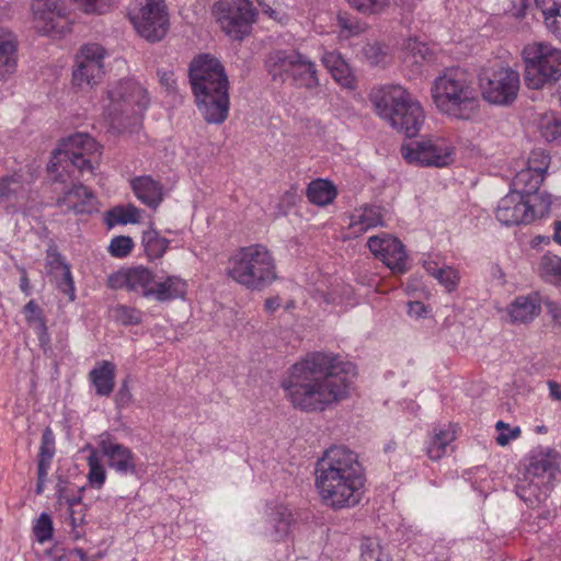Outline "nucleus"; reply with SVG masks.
Listing matches in <instances>:
<instances>
[{"label": "nucleus", "mask_w": 561, "mask_h": 561, "mask_svg": "<svg viewBox=\"0 0 561 561\" xmlns=\"http://www.w3.org/2000/svg\"><path fill=\"white\" fill-rule=\"evenodd\" d=\"M354 376L352 363L317 352L291 366L282 388L295 409L322 412L348 397Z\"/></svg>", "instance_id": "obj_1"}, {"label": "nucleus", "mask_w": 561, "mask_h": 561, "mask_svg": "<svg viewBox=\"0 0 561 561\" xmlns=\"http://www.w3.org/2000/svg\"><path fill=\"white\" fill-rule=\"evenodd\" d=\"M316 488L333 508L356 506L363 496L365 476L357 455L345 446L328 448L316 465Z\"/></svg>", "instance_id": "obj_2"}, {"label": "nucleus", "mask_w": 561, "mask_h": 561, "mask_svg": "<svg viewBox=\"0 0 561 561\" xmlns=\"http://www.w3.org/2000/svg\"><path fill=\"white\" fill-rule=\"evenodd\" d=\"M188 78L198 111L209 124H221L229 114V80L220 60L199 54L190 62Z\"/></svg>", "instance_id": "obj_3"}, {"label": "nucleus", "mask_w": 561, "mask_h": 561, "mask_svg": "<svg viewBox=\"0 0 561 561\" xmlns=\"http://www.w3.org/2000/svg\"><path fill=\"white\" fill-rule=\"evenodd\" d=\"M432 96L439 112L456 119H470L480 107L472 75L459 67L447 69L434 80Z\"/></svg>", "instance_id": "obj_4"}, {"label": "nucleus", "mask_w": 561, "mask_h": 561, "mask_svg": "<svg viewBox=\"0 0 561 561\" xmlns=\"http://www.w3.org/2000/svg\"><path fill=\"white\" fill-rule=\"evenodd\" d=\"M370 100L378 116L407 137L421 130L425 113L421 103L403 87L387 84L374 91Z\"/></svg>", "instance_id": "obj_5"}, {"label": "nucleus", "mask_w": 561, "mask_h": 561, "mask_svg": "<svg viewBox=\"0 0 561 561\" xmlns=\"http://www.w3.org/2000/svg\"><path fill=\"white\" fill-rule=\"evenodd\" d=\"M101 147L90 135L76 133L60 141L54 150L47 171L55 182L66 183L77 171L81 176L93 175L99 164Z\"/></svg>", "instance_id": "obj_6"}, {"label": "nucleus", "mask_w": 561, "mask_h": 561, "mask_svg": "<svg viewBox=\"0 0 561 561\" xmlns=\"http://www.w3.org/2000/svg\"><path fill=\"white\" fill-rule=\"evenodd\" d=\"M147 90L133 79L119 80L108 85L102 99L104 116L117 130L137 125L149 105Z\"/></svg>", "instance_id": "obj_7"}, {"label": "nucleus", "mask_w": 561, "mask_h": 561, "mask_svg": "<svg viewBox=\"0 0 561 561\" xmlns=\"http://www.w3.org/2000/svg\"><path fill=\"white\" fill-rule=\"evenodd\" d=\"M227 274L251 290H262L277 278L274 257L261 244L241 248L232 254L228 261Z\"/></svg>", "instance_id": "obj_8"}, {"label": "nucleus", "mask_w": 561, "mask_h": 561, "mask_svg": "<svg viewBox=\"0 0 561 561\" xmlns=\"http://www.w3.org/2000/svg\"><path fill=\"white\" fill-rule=\"evenodd\" d=\"M266 69L275 82L284 83L290 80L295 87L309 91L320 85L316 64L296 49L272 51L266 59Z\"/></svg>", "instance_id": "obj_9"}, {"label": "nucleus", "mask_w": 561, "mask_h": 561, "mask_svg": "<svg viewBox=\"0 0 561 561\" xmlns=\"http://www.w3.org/2000/svg\"><path fill=\"white\" fill-rule=\"evenodd\" d=\"M525 82L530 89H541L561 77V49L549 43L536 42L523 49Z\"/></svg>", "instance_id": "obj_10"}, {"label": "nucleus", "mask_w": 561, "mask_h": 561, "mask_svg": "<svg viewBox=\"0 0 561 561\" xmlns=\"http://www.w3.org/2000/svg\"><path fill=\"white\" fill-rule=\"evenodd\" d=\"M483 99L494 105H511L520 88L519 73L501 61L484 66L479 73Z\"/></svg>", "instance_id": "obj_11"}, {"label": "nucleus", "mask_w": 561, "mask_h": 561, "mask_svg": "<svg viewBox=\"0 0 561 561\" xmlns=\"http://www.w3.org/2000/svg\"><path fill=\"white\" fill-rule=\"evenodd\" d=\"M560 479L558 454H539L530 459L524 478L516 484V493L523 501L534 504L539 500L542 488L550 489Z\"/></svg>", "instance_id": "obj_12"}, {"label": "nucleus", "mask_w": 561, "mask_h": 561, "mask_svg": "<svg viewBox=\"0 0 561 561\" xmlns=\"http://www.w3.org/2000/svg\"><path fill=\"white\" fill-rule=\"evenodd\" d=\"M128 16L137 33L148 42H160L169 31V14L163 0H133Z\"/></svg>", "instance_id": "obj_13"}, {"label": "nucleus", "mask_w": 561, "mask_h": 561, "mask_svg": "<svg viewBox=\"0 0 561 561\" xmlns=\"http://www.w3.org/2000/svg\"><path fill=\"white\" fill-rule=\"evenodd\" d=\"M540 205L536 208L529 197L518 192H510L497 204L495 216L504 226L528 225L538 215H543L551 205L550 195L540 196Z\"/></svg>", "instance_id": "obj_14"}, {"label": "nucleus", "mask_w": 561, "mask_h": 561, "mask_svg": "<svg viewBox=\"0 0 561 561\" xmlns=\"http://www.w3.org/2000/svg\"><path fill=\"white\" fill-rule=\"evenodd\" d=\"M215 14L221 30L233 39H242L250 33L255 11L250 0H219Z\"/></svg>", "instance_id": "obj_15"}, {"label": "nucleus", "mask_w": 561, "mask_h": 561, "mask_svg": "<svg viewBox=\"0 0 561 561\" xmlns=\"http://www.w3.org/2000/svg\"><path fill=\"white\" fill-rule=\"evenodd\" d=\"M106 50L99 44H87L76 57L77 67L72 72L73 84L79 88L93 87L104 75Z\"/></svg>", "instance_id": "obj_16"}, {"label": "nucleus", "mask_w": 561, "mask_h": 561, "mask_svg": "<svg viewBox=\"0 0 561 561\" xmlns=\"http://www.w3.org/2000/svg\"><path fill=\"white\" fill-rule=\"evenodd\" d=\"M401 154L409 163L424 167H445L451 161L453 149L442 139H426L402 145Z\"/></svg>", "instance_id": "obj_17"}, {"label": "nucleus", "mask_w": 561, "mask_h": 561, "mask_svg": "<svg viewBox=\"0 0 561 561\" xmlns=\"http://www.w3.org/2000/svg\"><path fill=\"white\" fill-rule=\"evenodd\" d=\"M367 245L371 253L380 259L393 273L403 274L408 271L407 253L402 242L390 234L382 233L368 239Z\"/></svg>", "instance_id": "obj_18"}, {"label": "nucleus", "mask_w": 561, "mask_h": 561, "mask_svg": "<svg viewBox=\"0 0 561 561\" xmlns=\"http://www.w3.org/2000/svg\"><path fill=\"white\" fill-rule=\"evenodd\" d=\"M108 282L113 288H124L142 297L151 298L154 274L148 267L139 265L119 270L110 276Z\"/></svg>", "instance_id": "obj_19"}, {"label": "nucleus", "mask_w": 561, "mask_h": 561, "mask_svg": "<svg viewBox=\"0 0 561 561\" xmlns=\"http://www.w3.org/2000/svg\"><path fill=\"white\" fill-rule=\"evenodd\" d=\"M98 445L101 455L107 459L111 469L124 476L136 472L135 455L128 447L117 443L110 433H102Z\"/></svg>", "instance_id": "obj_20"}, {"label": "nucleus", "mask_w": 561, "mask_h": 561, "mask_svg": "<svg viewBox=\"0 0 561 561\" xmlns=\"http://www.w3.org/2000/svg\"><path fill=\"white\" fill-rule=\"evenodd\" d=\"M138 201L151 209H157L164 198V186L150 175H139L129 181Z\"/></svg>", "instance_id": "obj_21"}, {"label": "nucleus", "mask_w": 561, "mask_h": 561, "mask_svg": "<svg viewBox=\"0 0 561 561\" xmlns=\"http://www.w3.org/2000/svg\"><path fill=\"white\" fill-rule=\"evenodd\" d=\"M95 196L91 190L81 184H73L58 197L57 206L65 211L76 214L91 213L95 208Z\"/></svg>", "instance_id": "obj_22"}, {"label": "nucleus", "mask_w": 561, "mask_h": 561, "mask_svg": "<svg viewBox=\"0 0 561 561\" xmlns=\"http://www.w3.org/2000/svg\"><path fill=\"white\" fill-rule=\"evenodd\" d=\"M18 66V41L13 33L0 28V81Z\"/></svg>", "instance_id": "obj_23"}, {"label": "nucleus", "mask_w": 561, "mask_h": 561, "mask_svg": "<svg viewBox=\"0 0 561 561\" xmlns=\"http://www.w3.org/2000/svg\"><path fill=\"white\" fill-rule=\"evenodd\" d=\"M456 438L453 425L435 427L428 438L426 453L432 460H439L453 450L450 444Z\"/></svg>", "instance_id": "obj_24"}, {"label": "nucleus", "mask_w": 561, "mask_h": 561, "mask_svg": "<svg viewBox=\"0 0 561 561\" xmlns=\"http://www.w3.org/2000/svg\"><path fill=\"white\" fill-rule=\"evenodd\" d=\"M382 213L379 206H365L356 209L351 216L350 229L357 237L367 230L382 226Z\"/></svg>", "instance_id": "obj_25"}, {"label": "nucleus", "mask_w": 561, "mask_h": 561, "mask_svg": "<svg viewBox=\"0 0 561 561\" xmlns=\"http://www.w3.org/2000/svg\"><path fill=\"white\" fill-rule=\"evenodd\" d=\"M539 312L540 304L536 295L519 296L514 299L508 308V314L513 323L530 322Z\"/></svg>", "instance_id": "obj_26"}, {"label": "nucleus", "mask_w": 561, "mask_h": 561, "mask_svg": "<svg viewBox=\"0 0 561 561\" xmlns=\"http://www.w3.org/2000/svg\"><path fill=\"white\" fill-rule=\"evenodd\" d=\"M115 365L107 360L99 363L89 374L99 396H110L115 387Z\"/></svg>", "instance_id": "obj_27"}, {"label": "nucleus", "mask_w": 561, "mask_h": 561, "mask_svg": "<svg viewBox=\"0 0 561 561\" xmlns=\"http://www.w3.org/2000/svg\"><path fill=\"white\" fill-rule=\"evenodd\" d=\"M321 61L333 79L345 88L353 87V76L348 64L336 51H325Z\"/></svg>", "instance_id": "obj_28"}, {"label": "nucleus", "mask_w": 561, "mask_h": 561, "mask_svg": "<svg viewBox=\"0 0 561 561\" xmlns=\"http://www.w3.org/2000/svg\"><path fill=\"white\" fill-rule=\"evenodd\" d=\"M152 290L151 298L165 302L183 297L186 293V283L179 276H168L164 280L154 279Z\"/></svg>", "instance_id": "obj_29"}, {"label": "nucleus", "mask_w": 561, "mask_h": 561, "mask_svg": "<svg viewBox=\"0 0 561 561\" xmlns=\"http://www.w3.org/2000/svg\"><path fill=\"white\" fill-rule=\"evenodd\" d=\"M293 522L291 510L285 505H276L270 514V537L274 541L284 540L290 534Z\"/></svg>", "instance_id": "obj_30"}, {"label": "nucleus", "mask_w": 561, "mask_h": 561, "mask_svg": "<svg viewBox=\"0 0 561 561\" xmlns=\"http://www.w3.org/2000/svg\"><path fill=\"white\" fill-rule=\"evenodd\" d=\"M424 268L431 276L436 278L447 291L450 293L457 288L460 275L454 267L447 265L439 267L436 262L426 261L424 262Z\"/></svg>", "instance_id": "obj_31"}, {"label": "nucleus", "mask_w": 561, "mask_h": 561, "mask_svg": "<svg viewBox=\"0 0 561 561\" xmlns=\"http://www.w3.org/2000/svg\"><path fill=\"white\" fill-rule=\"evenodd\" d=\"M543 179L540 173H535L526 168L518 171L512 181V192H518L525 197L536 193Z\"/></svg>", "instance_id": "obj_32"}, {"label": "nucleus", "mask_w": 561, "mask_h": 561, "mask_svg": "<svg viewBox=\"0 0 561 561\" xmlns=\"http://www.w3.org/2000/svg\"><path fill=\"white\" fill-rule=\"evenodd\" d=\"M561 1L559 0H520V13L523 16L528 13L535 19L546 21L560 8Z\"/></svg>", "instance_id": "obj_33"}, {"label": "nucleus", "mask_w": 561, "mask_h": 561, "mask_svg": "<svg viewBox=\"0 0 561 561\" xmlns=\"http://www.w3.org/2000/svg\"><path fill=\"white\" fill-rule=\"evenodd\" d=\"M335 196L336 190L329 181L316 180L308 185L307 197L312 204L324 206L330 204Z\"/></svg>", "instance_id": "obj_34"}, {"label": "nucleus", "mask_w": 561, "mask_h": 561, "mask_svg": "<svg viewBox=\"0 0 561 561\" xmlns=\"http://www.w3.org/2000/svg\"><path fill=\"white\" fill-rule=\"evenodd\" d=\"M141 242L149 260L162 257L170 243L168 239L160 236L159 232L152 228L142 232Z\"/></svg>", "instance_id": "obj_35"}, {"label": "nucleus", "mask_w": 561, "mask_h": 561, "mask_svg": "<svg viewBox=\"0 0 561 561\" xmlns=\"http://www.w3.org/2000/svg\"><path fill=\"white\" fill-rule=\"evenodd\" d=\"M404 61L415 65L432 61L433 53L425 43L409 38L403 44Z\"/></svg>", "instance_id": "obj_36"}, {"label": "nucleus", "mask_w": 561, "mask_h": 561, "mask_svg": "<svg viewBox=\"0 0 561 561\" xmlns=\"http://www.w3.org/2000/svg\"><path fill=\"white\" fill-rule=\"evenodd\" d=\"M31 9L34 18L46 21L50 28L55 27L54 15H61L58 0H33Z\"/></svg>", "instance_id": "obj_37"}, {"label": "nucleus", "mask_w": 561, "mask_h": 561, "mask_svg": "<svg viewBox=\"0 0 561 561\" xmlns=\"http://www.w3.org/2000/svg\"><path fill=\"white\" fill-rule=\"evenodd\" d=\"M91 453L87 459L89 472H88V481L89 484L100 490L106 480V470L101 461L99 451L94 448L88 447Z\"/></svg>", "instance_id": "obj_38"}, {"label": "nucleus", "mask_w": 561, "mask_h": 561, "mask_svg": "<svg viewBox=\"0 0 561 561\" xmlns=\"http://www.w3.org/2000/svg\"><path fill=\"white\" fill-rule=\"evenodd\" d=\"M360 561H389V557L378 539L365 538L360 545Z\"/></svg>", "instance_id": "obj_39"}, {"label": "nucleus", "mask_w": 561, "mask_h": 561, "mask_svg": "<svg viewBox=\"0 0 561 561\" xmlns=\"http://www.w3.org/2000/svg\"><path fill=\"white\" fill-rule=\"evenodd\" d=\"M112 317L123 325H135L141 322L142 312L129 306L118 305L112 309Z\"/></svg>", "instance_id": "obj_40"}, {"label": "nucleus", "mask_w": 561, "mask_h": 561, "mask_svg": "<svg viewBox=\"0 0 561 561\" xmlns=\"http://www.w3.org/2000/svg\"><path fill=\"white\" fill-rule=\"evenodd\" d=\"M23 191L24 186L21 181V175L15 173L0 179V199H8L12 196L18 197Z\"/></svg>", "instance_id": "obj_41"}, {"label": "nucleus", "mask_w": 561, "mask_h": 561, "mask_svg": "<svg viewBox=\"0 0 561 561\" xmlns=\"http://www.w3.org/2000/svg\"><path fill=\"white\" fill-rule=\"evenodd\" d=\"M550 165V156L543 149H535L530 152L526 169L540 173L542 179H545V174Z\"/></svg>", "instance_id": "obj_42"}, {"label": "nucleus", "mask_w": 561, "mask_h": 561, "mask_svg": "<svg viewBox=\"0 0 561 561\" xmlns=\"http://www.w3.org/2000/svg\"><path fill=\"white\" fill-rule=\"evenodd\" d=\"M24 311L26 321L34 328L37 334L45 333L46 325L39 306L34 300H30L25 305Z\"/></svg>", "instance_id": "obj_43"}, {"label": "nucleus", "mask_w": 561, "mask_h": 561, "mask_svg": "<svg viewBox=\"0 0 561 561\" xmlns=\"http://www.w3.org/2000/svg\"><path fill=\"white\" fill-rule=\"evenodd\" d=\"M110 214L114 221L118 224H135L138 222L141 217V210L134 205L115 208Z\"/></svg>", "instance_id": "obj_44"}, {"label": "nucleus", "mask_w": 561, "mask_h": 561, "mask_svg": "<svg viewBox=\"0 0 561 561\" xmlns=\"http://www.w3.org/2000/svg\"><path fill=\"white\" fill-rule=\"evenodd\" d=\"M355 10L362 13H378L389 5L390 0H346Z\"/></svg>", "instance_id": "obj_45"}, {"label": "nucleus", "mask_w": 561, "mask_h": 561, "mask_svg": "<svg viewBox=\"0 0 561 561\" xmlns=\"http://www.w3.org/2000/svg\"><path fill=\"white\" fill-rule=\"evenodd\" d=\"M134 247L133 239L126 236H119L112 239L108 245V252L114 257L127 256Z\"/></svg>", "instance_id": "obj_46"}, {"label": "nucleus", "mask_w": 561, "mask_h": 561, "mask_svg": "<svg viewBox=\"0 0 561 561\" xmlns=\"http://www.w3.org/2000/svg\"><path fill=\"white\" fill-rule=\"evenodd\" d=\"M33 530L39 542H45L50 539L53 535V522L50 516L46 513H42L37 518Z\"/></svg>", "instance_id": "obj_47"}, {"label": "nucleus", "mask_w": 561, "mask_h": 561, "mask_svg": "<svg viewBox=\"0 0 561 561\" xmlns=\"http://www.w3.org/2000/svg\"><path fill=\"white\" fill-rule=\"evenodd\" d=\"M539 268L543 277H556L561 274V259L556 255L546 254L540 260Z\"/></svg>", "instance_id": "obj_48"}, {"label": "nucleus", "mask_w": 561, "mask_h": 561, "mask_svg": "<svg viewBox=\"0 0 561 561\" xmlns=\"http://www.w3.org/2000/svg\"><path fill=\"white\" fill-rule=\"evenodd\" d=\"M55 454V442L50 430H46L42 436V444L38 454V462L50 465Z\"/></svg>", "instance_id": "obj_49"}, {"label": "nucleus", "mask_w": 561, "mask_h": 561, "mask_svg": "<svg viewBox=\"0 0 561 561\" xmlns=\"http://www.w3.org/2000/svg\"><path fill=\"white\" fill-rule=\"evenodd\" d=\"M495 428L499 432L495 440L500 446H506L511 440L520 435V428L518 426L511 428L510 425L503 421H499L495 424Z\"/></svg>", "instance_id": "obj_50"}, {"label": "nucleus", "mask_w": 561, "mask_h": 561, "mask_svg": "<svg viewBox=\"0 0 561 561\" xmlns=\"http://www.w3.org/2000/svg\"><path fill=\"white\" fill-rule=\"evenodd\" d=\"M46 266L49 274L54 275V277H57L59 272H64V267H69L55 248H49L47 250Z\"/></svg>", "instance_id": "obj_51"}, {"label": "nucleus", "mask_w": 561, "mask_h": 561, "mask_svg": "<svg viewBox=\"0 0 561 561\" xmlns=\"http://www.w3.org/2000/svg\"><path fill=\"white\" fill-rule=\"evenodd\" d=\"M57 279V287L60 291L69 295L70 300L75 299V284L71 275L70 267H64V272H59Z\"/></svg>", "instance_id": "obj_52"}, {"label": "nucleus", "mask_w": 561, "mask_h": 561, "mask_svg": "<svg viewBox=\"0 0 561 561\" xmlns=\"http://www.w3.org/2000/svg\"><path fill=\"white\" fill-rule=\"evenodd\" d=\"M541 135L549 141L561 136V122L554 117L546 118L540 126Z\"/></svg>", "instance_id": "obj_53"}, {"label": "nucleus", "mask_w": 561, "mask_h": 561, "mask_svg": "<svg viewBox=\"0 0 561 561\" xmlns=\"http://www.w3.org/2000/svg\"><path fill=\"white\" fill-rule=\"evenodd\" d=\"M337 25L341 27L342 32L345 33V36L359 34L364 30L356 20L347 16L346 14H340L337 16Z\"/></svg>", "instance_id": "obj_54"}, {"label": "nucleus", "mask_w": 561, "mask_h": 561, "mask_svg": "<svg viewBox=\"0 0 561 561\" xmlns=\"http://www.w3.org/2000/svg\"><path fill=\"white\" fill-rule=\"evenodd\" d=\"M87 13H103L114 0H75Z\"/></svg>", "instance_id": "obj_55"}, {"label": "nucleus", "mask_w": 561, "mask_h": 561, "mask_svg": "<svg viewBox=\"0 0 561 561\" xmlns=\"http://www.w3.org/2000/svg\"><path fill=\"white\" fill-rule=\"evenodd\" d=\"M363 53H364L366 59L371 65H379V64H381L385 60V57H386V53L383 50V47L380 44H378V43L367 44L364 47Z\"/></svg>", "instance_id": "obj_56"}, {"label": "nucleus", "mask_w": 561, "mask_h": 561, "mask_svg": "<svg viewBox=\"0 0 561 561\" xmlns=\"http://www.w3.org/2000/svg\"><path fill=\"white\" fill-rule=\"evenodd\" d=\"M262 11L271 19L282 22L284 13L280 10L278 0H256Z\"/></svg>", "instance_id": "obj_57"}, {"label": "nucleus", "mask_w": 561, "mask_h": 561, "mask_svg": "<svg viewBox=\"0 0 561 561\" xmlns=\"http://www.w3.org/2000/svg\"><path fill=\"white\" fill-rule=\"evenodd\" d=\"M546 28L561 42V4L560 8L552 13L550 16L546 18L543 22Z\"/></svg>", "instance_id": "obj_58"}, {"label": "nucleus", "mask_w": 561, "mask_h": 561, "mask_svg": "<svg viewBox=\"0 0 561 561\" xmlns=\"http://www.w3.org/2000/svg\"><path fill=\"white\" fill-rule=\"evenodd\" d=\"M543 304L553 322L561 327V306L551 299H545Z\"/></svg>", "instance_id": "obj_59"}, {"label": "nucleus", "mask_w": 561, "mask_h": 561, "mask_svg": "<svg viewBox=\"0 0 561 561\" xmlns=\"http://www.w3.org/2000/svg\"><path fill=\"white\" fill-rule=\"evenodd\" d=\"M160 83L168 90H172L175 85L174 72L171 70L159 69L157 72Z\"/></svg>", "instance_id": "obj_60"}, {"label": "nucleus", "mask_w": 561, "mask_h": 561, "mask_svg": "<svg viewBox=\"0 0 561 561\" xmlns=\"http://www.w3.org/2000/svg\"><path fill=\"white\" fill-rule=\"evenodd\" d=\"M426 312L425 306L420 301H411L408 305V313L411 317L420 318Z\"/></svg>", "instance_id": "obj_61"}, {"label": "nucleus", "mask_w": 561, "mask_h": 561, "mask_svg": "<svg viewBox=\"0 0 561 561\" xmlns=\"http://www.w3.org/2000/svg\"><path fill=\"white\" fill-rule=\"evenodd\" d=\"M130 399H131V393H130L126 382H124L117 392L116 402L118 405H125V404L129 403Z\"/></svg>", "instance_id": "obj_62"}, {"label": "nucleus", "mask_w": 561, "mask_h": 561, "mask_svg": "<svg viewBox=\"0 0 561 561\" xmlns=\"http://www.w3.org/2000/svg\"><path fill=\"white\" fill-rule=\"evenodd\" d=\"M547 386L551 399L556 401H561V385L556 380H548Z\"/></svg>", "instance_id": "obj_63"}, {"label": "nucleus", "mask_w": 561, "mask_h": 561, "mask_svg": "<svg viewBox=\"0 0 561 561\" xmlns=\"http://www.w3.org/2000/svg\"><path fill=\"white\" fill-rule=\"evenodd\" d=\"M280 305H282V301L278 296L270 297L264 302V309H265V311L273 313L277 309H279Z\"/></svg>", "instance_id": "obj_64"}]
</instances>
